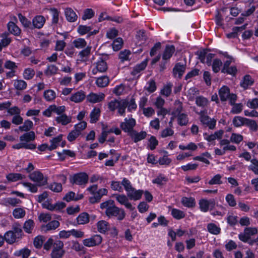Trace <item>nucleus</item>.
Returning a JSON list of instances; mask_svg holds the SVG:
<instances>
[{
	"mask_svg": "<svg viewBox=\"0 0 258 258\" xmlns=\"http://www.w3.org/2000/svg\"><path fill=\"white\" fill-rule=\"evenodd\" d=\"M224 131L223 130H219L215 132L213 134L208 135L205 134L204 135L205 140L209 142H211L216 139H220L222 137Z\"/></svg>",
	"mask_w": 258,
	"mask_h": 258,
	"instance_id": "bb28decb",
	"label": "nucleus"
},
{
	"mask_svg": "<svg viewBox=\"0 0 258 258\" xmlns=\"http://www.w3.org/2000/svg\"><path fill=\"white\" fill-rule=\"evenodd\" d=\"M62 135H59L56 137L53 138L50 140V145L49 146V150L52 151L56 149L60 145L62 141Z\"/></svg>",
	"mask_w": 258,
	"mask_h": 258,
	"instance_id": "c85d7f7f",
	"label": "nucleus"
},
{
	"mask_svg": "<svg viewBox=\"0 0 258 258\" xmlns=\"http://www.w3.org/2000/svg\"><path fill=\"white\" fill-rule=\"evenodd\" d=\"M167 181V178L165 176L162 174H160L153 179L152 182L154 183L161 185L165 184Z\"/></svg>",
	"mask_w": 258,
	"mask_h": 258,
	"instance_id": "bf43d9fd",
	"label": "nucleus"
},
{
	"mask_svg": "<svg viewBox=\"0 0 258 258\" xmlns=\"http://www.w3.org/2000/svg\"><path fill=\"white\" fill-rule=\"evenodd\" d=\"M92 28L90 26L86 25H80L77 29L78 33L81 35H84L87 33H90V35L96 34L98 33L97 30H94L91 32Z\"/></svg>",
	"mask_w": 258,
	"mask_h": 258,
	"instance_id": "393cba45",
	"label": "nucleus"
},
{
	"mask_svg": "<svg viewBox=\"0 0 258 258\" xmlns=\"http://www.w3.org/2000/svg\"><path fill=\"white\" fill-rule=\"evenodd\" d=\"M13 148L15 149L25 148L26 149L33 150L36 148V145L33 143H27L21 142L20 143L13 145Z\"/></svg>",
	"mask_w": 258,
	"mask_h": 258,
	"instance_id": "2f4dec72",
	"label": "nucleus"
},
{
	"mask_svg": "<svg viewBox=\"0 0 258 258\" xmlns=\"http://www.w3.org/2000/svg\"><path fill=\"white\" fill-rule=\"evenodd\" d=\"M35 75V71L31 68H27L25 69L23 72V77L26 80H30L32 79Z\"/></svg>",
	"mask_w": 258,
	"mask_h": 258,
	"instance_id": "e2e57ef3",
	"label": "nucleus"
},
{
	"mask_svg": "<svg viewBox=\"0 0 258 258\" xmlns=\"http://www.w3.org/2000/svg\"><path fill=\"white\" fill-rule=\"evenodd\" d=\"M175 51V48L173 45H168L163 53L162 58L164 60H168Z\"/></svg>",
	"mask_w": 258,
	"mask_h": 258,
	"instance_id": "c756f323",
	"label": "nucleus"
},
{
	"mask_svg": "<svg viewBox=\"0 0 258 258\" xmlns=\"http://www.w3.org/2000/svg\"><path fill=\"white\" fill-rule=\"evenodd\" d=\"M5 239L6 242L12 244L17 242L19 239L22 238L20 236H17L16 234L12 232L11 231L7 232L5 235Z\"/></svg>",
	"mask_w": 258,
	"mask_h": 258,
	"instance_id": "f3484780",
	"label": "nucleus"
},
{
	"mask_svg": "<svg viewBox=\"0 0 258 258\" xmlns=\"http://www.w3.org/2000/svg\"><path fill=\"white\" fill-rule=\"evenodd\" d=\"M222 65V62L218 58L214 59L212 63V70L214 72L218 73L221 69Z\"/></svg>",
	"mask_w": 258,
	"mask_h": 258,
	"instance_id": "0e129e2a",
	"label": "nucleus"
},
{
	"mask_svg": "<svg viewBox=\"0 0 258 258\" xmlns=\"http://www.w3.org/2000/svg\"><path fill=\"white\" fill-rule=\"evenodd\" d=\"M6 178L8 181L11 182H15L25 178V175L20 173H12L8 174Z\"/></svg>",
	"mask_w": 258,
	"mask_h": 258,
	"instance_id": "a19ab883",
	"label": "nucleus"
},
{
	"mask_svg": "<svg viewBox=\"0 0 258 258\" xmlns=\"http://www.w3.org/2000/svg\"><path fill=\"white\" fill-rule=\"evenodd\" d=\"M73 44L75 48L77 49H82L86 48L85 47L87 45V42L84 39L79 38L75 39L73 42Z\"/></svg>",
	"mask_w": 258,
	"mask_h": 258,
	"instance_id": "c03bdc74",
	"label": "nucleus"
},
{
	"mask_svg": "<svg viewBox=\"0 0 258 258\" xmlns=\"http://www.w3.org/2000/svg\"><path fill=\"white\" fill-rule=\"evenodd\" d=\"M199 206L201 211L207 212L210 208H213L215 206V201L213 200H208L202 199L199 201Z\"/></svg>",
	"mask_w": 258,
	"mask_h": 258,
	"instance_id": "4468645a",
	"label": "nucleus"
},
{
	"mask_svg": "<svg viewBox=\"0 0 258 258\" xmlns=\"http://www.w3.org/2000/svg\"><path fill=\"white\" fill-rule=\"evenodd\" d=\"M76 221L79 225L87 224L89 222V215L87 213H82L77 217Z\"/></svg>",
	"mask_w": 258,
	"mask_h": 258,
	"instance_id": "72a5a7b5",
	"label": "nucleus"
},
{
	"mask_svg": "<svg viewBox=\"0 0 258 258\" xmlns=\"http://www.w3.org/2000/svg\"><path fill=\"white\" fill-rule=\"evenodd\" d=\"M35 226V223L32 219L26 220L23 225V229L25 232L31 233Z\"/></svg>",
	"mask_w": 258,
	"mask_h": 258,
	"instance_id": "58836bf2",
	"label": "nucleus"
},
{
	"mask_svg": "<svg viewBox=\"0 0 258 258\" xmlns=\"http://www.w3.org/2000/svg\"><path fill=\"white\" fill-rule=\"evenodd\" d=\"M127 99H113L108 103V108L111 111L117 110V113L124 116L127 107Z\"/></svg>",
	"mask_w": 258,
	"mask_h": 258,
	"instance_id": "f03ea898",
	"label": "nucleus"
},
{
	"mask_svg": "<svg viewBox=\"0 0 258 258\" xmlns=\"http://www.w3.org/2000/svg\"><path fill=\"white\" fill-rule=\"evenodd\" d=\"M129 135L132 140H133L135 143H137L145 139L147 136V133L145 131H141L138 133L134 130L132 133H130Z\"/></svg>",
	"mask_w": 258,
	"mask_h": 258,
	"instance_id": "412c9836",
	"label": "nucleus"
},
{
	"mask_svg": "<svg viewBox=\"0 0 258 258\" xmlns=\"http://www.w3.org/2000/svg\"><path fill=\"white\" fill-rule=\"evenodd\" d=\"M88 181V175L84 172L75 174L72 178V182L73 183L79 185H85Z\"/></svg>",
	"mask_w": 258,
	"mask_h": 258,
	"instance_id": "1a4fd4ad",
	"label": "nucleus"
},
{
	"mask_svg": "<svg viewBox=\"0 0 258 258\" xmlns=\"http://www.w3.org/2000/svg\"><path fill=\"white\" fill-rule=\"evenodd\" d=\"M33 122L30 120H26L23 124L19 126V130L21 131L28 132L30 131L33 127Z\"/></svg>",
	"mask_w": 258,
	"mask_h": 258,
	"instance_id": "4d7b16f0",
	"label": "nucleus"
},
{
	"mask_svg": "<svg viewBox=\"0 0 258 258\" xmlns=\"http://www.w3.org/2000/svg\"><path fill=\"white\" fill-rule=\"evenodd\" d=\"M100 207L102 210H104L105 214L109 218L116 217L118 220H121L125 217L124 210L115 206L112 200H108L101 203Z\"/></svg>",
	"mask_w": 258,
	"mask_h": 258,
	"instance_id": "f257e3e1",
	"label": "nucleus"
},
{
	"mask_svg": "<svg viewBox=\"0 0 258 258\" xmlns=\"http://www.w3.org/2000/svg\"><path fill=\"white\" fill-rule=\"evenodd\" d=\"M64 244L62 241L59 240H55L54 246H53L51 253L52 258H62L64 254L63 249Z\"/></svg>",
	"mask_w": 258,
	"mask_h": 258,
	"instance_id": "39448f33",
	"label": "nucleus"
},
{
	"mask_svg": "<svg viewBox=\"0 0 258 258\" xmlns=\"http://www.w3.org/2000/svg\"><path fill=\"white\" fill-rule=\"evenodd\" d=\"M12 232L16 234L17 236H20L22 237L23 233L20 225L19 224H15L13 225L12 230H11Z\"/></svg>",
	"mask_w": 258,
	"mask_h": 258,
	"instance_id": "69168bd1",
	"label": "nucleus"
},
{
	"mask_svg": "<svg viewBox=\"0 0 258 258\" xmlns=\"http://www.w3.org/2000/svg\"><path fill=\"white\" fill-rule=\"evenodd\" d=\"M171 214L174 218L177 220L183 218L185 215L183 211L175 208L171 209Z\"/></svg>",
	"mask_w": 258,
	"mask_h": 258,
	"instance_id": "a18cd8bd",
	"label": "nucleus"
},
{
	"mask_svg": "<svg viewBox=\"0 0 258 258\" xmlns=\"http://www.w3.org/2000/svg\"><path fill=\"white\" fill-rule=\"evenodd\" d=\"M181 202L184 206L188 208L192 207L195 205V200L193 198L183 197Z\"/></svg>",
	"mask_w": 258,
	"mask_h": 258,
	"instance_id": "8fccbe9b",
	"label": "nucleus"
},
{
	"mask_svg": "<svg viewBox=\"0 0 258 258\" xmlns=\"http://www.w3.org/2000/svg\"><path fill=\"white\" fill-rule=\"evenodd\" d=\"M206 112L205 110L201 111L198 113L200 115V120L202 123L210 129H213L216 125V120L211 119L206 114Z\"/></svg>",
	"mask_w": 258,
	"mask_h": 258,
	"instance_id": "6e6552de",
	"label": "nucleus"
},
{
	"mask_svg": "<svg viewBox=\"0 0 258 258\" xmlns=\"http://www.w3.org/2000/svg\"><path fill=\"white\" fill-rule=\"evenodd\" d=\"M109 82V80L107 76H102L97 78L96 80V84L100 88H103L107 86Z\"/></svg>",
	"mask_w": 258,
	"mask_h": 258,
	"instance_id": "4c0bfd02",
	"label": "nucleus"
},
{
	"mask_svg": "<svg viewBox=\"0 0 258 258\" xmlns=\"http://www.w3.org/2000/svg\"><path fill=\"white\" fill-rule=\"evenodd\" d=\"M71 117L67 116L65 114L59 115L55 118V120L58 123H60L63 125H67L71 122Z\"/></svg>",
	"mask_w": 258,
	"mask_h": 258,
	"instance_id": "c9c22d12",
	"label": "nucleus"
},
{
	"mask_svg": "<svg viewBox=\"0 0 258 258\" xmlns=\"http://www.w3.org/2000/svg\"><path fill=\"white\" fill-rule=\"evenodd\" d=\"M26 211L24 208H17L13 211V216L16 219H21L25 217Z\"/></svg>",
	"mask_w": 258,
	"mask_h": 258,
	"instance_id": "37998d69",
	"label": "nucleus"
},
{
	"mask_svg": "<svg viewBox=\"0 0 258 258\" xmlns=\"http://www.w3.org/2000/svg\"><path fill=\"white\" fill-rule=\"evenodd\" d=\"M136 124V120L132 117H126L124 119L123 121L120 124V127L121 130L125 133H127L128 135L132 133L134 128Z\"/></svg>",
	"mask_w": 258,
	"mask_h": 258,
	"instance_id": "423d86ee",
	"label": "nucleus"
},
{
	"mask_svg": "<svg viewBox=\"0 0 258 258\" xmlns=\"http://www.w3.org/2000/svg\"><path fill=\"white\" fill-rule=\"evenodd\" d=\"M143 193L144 191L143 190H137L134 187H133L132 189H130L127 192H126V195L130 200L138 201L141 198Z\"/></svg>",
	"mask_w": 258,
	"mask_h": 258,
	"instance_id": "2eb2a0df",
	"label": "nucleus"
},
{
	"mask_svg": "<svg viewBox=\"0 0 258 258\" xmlns=\"http://www.w3.org/2000/svg\"><path fill=\"white\" fill-rule=\"evenodd\" d=\"M178 124L180 126L186 125L188 122L187 115L185 113H179L176 116Z\"/></svg>",
	"mask_w": 258,
	"mask_h": 258,
	"instance_id": "f704fd0d",
	"label": "nucleus"
},
{
	"mask_svg": "<svg viewBox=\"0 0 258 258\" xmlns=\"http://www.w3.org/2000/svg\"><path fill=\"white\" fill-rule=\"evenodd\" d=\"M29 178L39 186L45 185L47 182V178L39 170L31 173L29 175Z\"/></svg>",
	"mask_w": 258,
	"mask_h": 258,
	"instance_id": "20e7f679",
	"label": "nucleus"
},
{
	"mask_svg": "<svg viewBox=\"0 0 258 258\" xmlns=\"http://www.w3.org/2000/svg\"><path fill=\"white\" fill-rule=\"evenodd\" d=\"M246 120V118L240 116H236L233 118L232 122L235 127H240L242 125H245Z\"/></svg>",
	"mask_w": 258,
	"mask_h": 258,
	"instance_id": "79ce46f5",
	"label": "nucleus"
},
{
	"mask_svg": "<svg viewBox=\"0 0 258 258\" xmlns=\"http://www.w3.org/2000/svg\"><path fill=\"white\" fill-rule=\"evenodd\" d=\"M253 83L254 80L252 77L249 75H246L240 83V86L244 89H246L248 88L249 86H251Z\"/></svg>",
	"mask_w": 258,
	"mask_h": 258,
	"instance_id": "e433bc0d",
	"label": "nucleus"
},
{
	"mask_svg": "<svg viewBox=\"0 0 258 258\" xmlns=\"http://www.w3.org/2000/svg\"><path fill=\"white\" fill-rule=\"evenodd\" d=\"M107 69V65L106 62L103 60H98L94 64V67L92 70V73L95 75L98 73L105 72Z\"/></svg>",
	"mask_w": 258,
	"mask_h": 258,
	"instance_id": "ddd939ff",
	"label": "nucleus"
},
{
	"mask_svg": "<svg viewBox=\"0 0 258 258\" xmlns=\"http://www.w3.org/2000/svg\"><path fill=\"white\" fill-rule=\"evenodd\" d=\"M30 254V250L27 248H24L21 249L16 250L14 255L17 256H21L22 258H28Z\"/></svg>",
	"mask_w": 258,
	"mask_h": 258,
	"instance_id": "603ef678",
	"label": "nucleus"
},
{
	"mask_svg": "<svg viewBox=\"0 0 258 258\" xmlns=\"http://www.w3.org/2000/svg\"><path fill=\"white\" fill-rule=\"evenodd\" d=\"M219 94L222 101L229 100L230 104H233L237 99L236 95L234 94H230L229 89L225 86L220 89Z\"/></svg>",
	"mask_w": 258,
	"mask_h": 258,
	"instance_id": "7ed1b4c3",
	"label": "nucleus"
},
{
	"mask_svg": "<svg viewBox=\"0 0 258 258\" xmlns=\"http://www.w3.org/2000/svg\"><path fill=\"white\" fill-rule=\"evenodd\" d=\"M247 168L249 170L252 171L255 175H258V159H252L250 160V164Z\"/></svg>",
	"mask_w": 258,
	"mask_h": 258,
	"instance_id": "49530a36",
	"label": "nucleus"
},
{
	"mask_svg": "<svg viewBox=\"0 0 258 258\" xmlns=\"http://www.w3.org/2000/svg\"><path fill=\"white\" fill-rule=\"evenodd\" d=\"M123 41L121 38H117L112 43V48L114 50L117 51L120 49L122 45Z\"/></svg>",
	"mask_w": 258,
	"mask_h": 258,
	"instance_id": "338daca9",
	"label": "nucleus"
},
{
	"mask_svg": "<svg viewBox=\"0 0 258 258\" xmlns=\"http://www.w3.org/2000/svg\"><path fill=\"white\" fill-rule=\"evenodd\" d=\"M185 70V66L181 63H177L173 70V74L175 77L181 78Z\"/></svg>",
	"mask_w": 258,
	"mask_h": 258,
	"instance_id": "b1692460",
	"label": "nucleus"
},
{
	"mask_svg": "<svg viewBox=\"0 0 258 258\" xmlns=\"http://www.w3.org/2000/svg\"><path fill=\"white\" fill-rule=\"evenodd\" d=\"M91 49V46H87L81 51L78 54L79 60L82 62L87 61L90 55Z\"/></svg>",
	"mask_w": 258,
	"mask_h": 258,
	"instance_id": "5701e85b",
	"label": "nucleus"
},
{
	"mask_svg": "<svg viewBox=\"0 0 258 258\" xmlns=\"http://www.w3.org/2000/svg\"><path fill=\"white\" fill-rule=\"evenodd\" d=\"M105 94L103 93L99 92L98 93H90L86 96L87 101L91 103H99L105 98Z\"/></svg>",
	"mask_w": 258,
	"mask_h": 258,
	"instance_id": "f8f14e48",
	"label": "nucleus"
},
{
	"mask_svg": "<svg viewBox=\"0 0 258 258\" xmlns=\"http://www.w3.org/2000/svg\"><path fill=\"white\" fill-rule=\"evenodd\" d=\"M147 66V62L146 61H143L140 64L137 65L134 67L132 74L134 76L137 75L141 71H143L145 69Z\"/></svg>",
	"mask_w": 258,
	"mask_h": 258,
	"instance_id": "6e6d98bb",
	"label": "nucleus"
},
{
	"mask_svg": "<svg viewBox=\"0 0 258 258\" xmlns=\"http://www.w3.org/2000/svg\"><path fill=\"white\" fill-rule=\"evenodd\" d=\"M207 229L208 231L214 235H217L220 233V228L214 223H209L207 225Z\"/></svg>",
	"mask_w": 258,
	"mask_h": 258,
	"instance_id": "3c124183",
	"label": "nucleus"
},
{
	"mask_svg": "<svg viewBox=\"0 0 258 258\" xmlns=\"http://www.w3.org/2000/svg\"><path fill=\"white\" fill-rule=\"evenodd\" d=\"M230 139L231 142L238 144L243 140V137L240 134L232 133Z\"/></svg>",
	"mask_w": 258,
	"mask_h": 258,
	"instance_id": "052dcab7",
	"label": "nucleus"
},
{
	"mask_svg": "<svg viewBox=\"0 0 258 258\" xmlns=\"http://www.w3.org/2000/svg\"><path fill=\"white\" fill-rule=\"evenodd\" d=\"M196 103L200 107H205L208 105L209 101L207 98L203 96H199L196 99Z\"/></svg>",
	"mask_w": 258,
	"mask_h": 258,
	"instance_id": "13d9d810",
	"label": "nucleus"
},
{
	"mask_svg": "<svg viewBox=\"0 0 258 258\" xmlns=\"http://www.w3.org/2000/svg\"><path fill=\"white\" fill-rule=\"evenodd\" d=\"M57 70L58 69L55 66L51 64L47 67L44 71V73L46 75L50 76L56 74Z\"/></svg>",
	"mask_w": 258,
	"mask_h": 258,
	"instance_id": "680f3d73",
	"label": "nucleus"
},
{
	"mask_svg": "<svg viewBox=\"0 0 258 258\" xmlns=\"http://www.w3.org/2000/svg\"><path fill=\"white\" fill-rule=\"evenodd\" d=\"M83 196L82 194H78L76 195L75 193L73 191L68 192L63 198V200L68 202L71 201H77L82 199Z\"/></svg>",
	"mask_w": 258,
	"mask_h": 258,
	"instance_id": "7c9ffc66",
	"label": "nucleus"
},
{
	"mask_svg": "<svg viewBox=\"0 0 258 258\" xmlns=\"http://www.w3.org/2000/svg\"><path fill=\"white\" fill-rule=\"evenodd\" d=\"M248 107L256 109L258 108V98H255L252 99H249L246 103Z\"/></svg>",
	"mask_w": 258,
	"mask_h": 258,
	"instance_id": "774afa93",
	"label": "nucleus"
},
{
	"mask_svg": "<svg viewBox=\"0 0 258 258\" xmlns=\"http://www.w3.org/2000/svg\"><path fill=\"white\" fill-rule=\"evenodd\" d=\"M108 190L105 188H100L97 190V193L94 197H90L89 198V202L91 203H95L98 202L103 196L107 194Z\"/></svg>",
	"mask_w": 258,
	"mask_h": 258,
	"instance_id": "a211bd4d",
	"label": "nucleus"
},
{
	"mask_svg": "<svg viewBox=\"0 0 258 258\" xmlns=\"http://www.w3.org/2000/svg\"><path fill=\"white\" fill-rule=\"evenodd\" d=\"M86 97L85 92L83 90H79L73 93L70 97V100L78 103L82 102Z\"/></svg>",
	"mask_w": 258,
	"mask_h": 258,
	"instance_id": "dca6fc26",
	"label": "nucleus"
},
{
	"mask_svg": "<svg viewBox=\"0 0 258 258\" xmlns=\"http://www.w3.org/2000/svg\"><path fill=\"white\" fill-rule=\"evenodd\" d=\"M24 187L26 188L28 191L32 193H36L38 191V186L37 184L32 183L29 182H24L22 183Z\"/></svg>",
	"mask_w": 258,
	"mask_h": 258,
	"instance_id": "09e8293b",
	"label": "nucleus"
},
{
	"mask_svg": "<svg viewBox=\"0 0 258 258\" xmlns=\"http://www.w3.org/2000/svg\"><path fill=\"white\" fill-rule=\"evenodd\" d=\"M102 241V237L99 234H94L90 237L84 239L82 241L83 245L91 247L99 245Z\"/></svg>",
	"mask_w": 258,
	"mask_h": 258,
	"instance_id": "0eeeda50",
	"label": "nucleus"
},
{
	"mask_svg": "<svg viewBox=\"0 0 258 258\" xmlns=\"http://www.w3.org/2000/svg\"><path fill=\"white\" fill-rule=\"evenodd\" d=\"M4 202L6 205L16 206L21 204V201L16 198L9 197L4 199Z\"/></svg>",
	"mask_w": 258,
	"mask_h": 258,
	"instance_id": "5fc2aeb1",
	"label": "nucleus"
},
{
	"mask_svg": "<svg viewBox=\"0 0 258 258\" xmlns=\"http://www.w3.org/2000/svg\"><path fill=\"white\" fill-rule=\"evenodd\" d=\"M113 197L115 200L121 205H124L125 207L130 210H133L135 208L129 201L127 196L123 194H115Z\"/></svg>",
	"mask_w": 258,
	"mask_h": 258,
	"instance_id": "9d476101",
	"label": "nucleus"
},
{
	"mask_svg": "<svg viewBox=\"0 0 258 258\" xmlns=\"http://www.w3.org/2000/svg\"><path fill=\"white\" fill-rule=\"evenodd\" d=\"M43 96L46 101L50 102L54 100L56 95L54 90L48 89L44 92Z\"/></svg>",
	"mask_w": 258,
	"mask_h": 258,
	"instance_id": "ea45409f",
	"label": "nucleus"
},
{
	"mask_svg": "<svg viewBox=\"0 0 258 258\" xmlns=\"http://www.w3.org/2000/svg\"><path fill=\"white\" fill-rule=\"evenodd\" d=\"M45 19L41 15L35 16L32 20L34 27L38 29L41 28L45 24Z\"/></svg>",
	"mask_w": 258,
	"mask_h": 258,
	"instance_id": "a878e982",
	"label": "nucleus"
},
{
	"mask_svg": "<svg viewBox=\"0 0 258 258\" xmlns=\"http://www.w3.org/2000/svg\"><path fill=\"white\" fill-rule=\"evenodd\" d=\"M97 230L99 233H105L110 229V225L106 221L100 220L96 223Z\"/></svg>",
	"mask_w": 258,
	"mask_h": 258,
	"instance_id": "aec40b11",
	"label": "nucleus"
},
{
	"mask_svg": "<svg viewBox=\"0 0 258 258\" xmlns=\"http://www.w3.org/2000/svg\"><path fill=\"white\" fill-rule=\"evenodd\" d=\"M100 112V109L98 108L95 107L93 109L90 114L91 123H95L99 120Z\"/></svg>",
	"mask_w": 258,
	"mask_h": 258,
	"instance_id": "473e14b6",
	"label": "nucleus"
},
{
	"mask_svg": "<svg viewBox=\"0 0 258 258\" xmlns=\"http://www.w3.org/2000/svg\"><path fill=\"white\" fill-rule=\"evenodd\" d=\"M42 206L43 208L50 211H59L66 207V204L63 202H57L55 204H52L49 201H44Z\"/></svg>",
	"mask_w": 258,
	"mask_h": 258,
	"instance_id": "9b49d317",
	"label": "nucleus"
},
{
	"mask_svg": "<svg viewBox=\"0 0 258 258\" xmlns=\"http://www.w3.org/2000/svg\"><path fill=\"white\" fill-rule=\"evenodd\" d=\"M66 18L69 22H75L77 20L78 16L71 8H68L64 10Z\"/></svg>",
	"mask_w": 258,
	"mask_h": 258,
	"instance_id": "6ab92c4d",
	"label": "nucleus"
},
{
	"mask_svg": "<svg viewBox=\"0 0 258 258\" xmlns=\"http://www.w3.org/2000/svg\"><path fill=\"white\" fill-rule=\"evenodd\" d=\"M35 135L34 132L31 131L24 134L20 137L21 142L30 143V142L34 140Z\"/></svg>",
	"mask_w": 258,
	"mask_h": 258,
	"instance_id": "cd10ccee",
	"label": "nucleus"
},
{
	"mask_svg": "<svg viewBox=\"0 0 258 258\" xmlns=\"http://www.w3.org/2000/svg\"><path fill=\"white\" fill-rule=\"evenodd\" d=\"M7 28L9 32L14 35L19 36L21 34V29L17 26L14 21H10L7 24Z\"/></svg>",
	"mask_w": 258,
	"mask_h": 258,
	"instance_id": "4be33fe9",
	"label": "nucleus"
},
{
	"mask_svg": "<svg viewBox=\"0 0 258 258\" xmlns=\"http://www.w3.org/2000/svg\"><path fill=\"white\" fill-rule=\"evenodd\" d=\"M59 226V222L56 220H53L49 222L46 225L43 226L42 228L45 231L54 230Z\"/></svg>",
	"mask_w": 258,
	"mask_h": 258,
	"instance_id": "de8ad7c7",
	"label": "nucleus"
},
{
	"mask_svg": "<svg viewBox=\"0 0 258 258\" xmlns=\"http://www.w3.org/2000/svg\"><path fill=\"white\" fill-rule=\"evenodd\" d=\"M14 86L17 90H23L26 88L27 83L22 80H15L14 81Z\"/></svg>",
	"mask_w": 258,
	"mask_h": 258,
	"instance_id": "864d4df0",
	"label": "nucleus"
}]
</instances>
